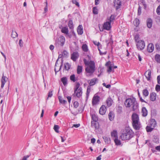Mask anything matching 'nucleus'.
Wrapping results in <instances>:
<instances>
[{
    "label": "nucleus",
    "instance_id": "26",
    "mask_svg": "<svg viewBox=\"0 0 160 160\" xmlns=\"http://www.w3.org/2000/svg\"><path fill=\"white\" fill-rule=\"evenodd\" d=\"M68 25L69 28L70 29H71L72 33L73 32V31L72 30L73 28V25L72 21V20H70L68 23Z\"/></svg>",
    "mask_w": 160,
    "mask_h": 160
},
{
    "label": "nucleus",
    "instance_id": "32",
    "mask_svg": "<svg viewBox=\"0 0 160 160\" xmlns=\"http://www.w3.org/2000/svg\"><path fill=\"white\" fill-rule=\"evenodd\" d=\"M114 117V115L113 113L112 112H110L108 114V117L109 119L111 121H112Z\"/></svg>",
    "mask_w": 160,
    "mask_h": 160
},
{
    "label": "nucleus",
    "instance_id": "54",
    "mask_svg": "<svg viewBox=\"0 0 160 160\" xmlns=\"http://www.w3.org/2000/svg\"><path fill=\"white\" fill-rule=\"evenodd\" d=\"M155 90L157 92L160 91V85L157 84L156 86Z\"/></svg>",
    "mask_w": 160,
    "mask_h": 160
},
{
    "label": "nucleus",
    "instance_id": "42",
    "mask_svg": "<svg viewBox=\"0 0 160 160\" xmlns=\"http://www.w3.org/2000/svg\"><path fill=\"white\" fill-rule=\"evenodd\" d=\"M58 98L59 99V102L61 103L65 104L67 102L66 100L64 99H62V98L61 97L59 96L58 97Z\"/></svg>",
    "mask_w": 160,
    "mask_h": 160
},
{
    "label": "nucleus",
    "instance_id": "16",
    "mask_svg": "<svg viewBox=\"0 0 160 160\" xmlns=\"http://www.w3.org/2000/svg\"><path fill=\"white\" fill-rule=\"evenodd\" d=\"M144 75L145 76L146 78L148 81H149L151 78V71L150 70H148L146 71Z\"/></svg>",
    "mask_w": 160,
    "mask_h": 160
},
{
    "label": "nucleus",
    "instance_id": "51",
    "mask_svg": "<svg viewBox=\"0 0 160 160\" xmlns=\"http://www.w3.org/2000/svg\"><path fill=\"white\" fill-rule=\"evenodd\" d=\"M70 80L73 81V82H75V75L74 74H73L70 76Z\"/></svg>",
    "mask_w": 160,
    "mask_h": 160
},
{
    "label": "nucleus",
    "instance_id": "9",
    "mask_svg": "<svg viewBox=\"0 0 160 160\" xmlns=\"http://www.w3.org/2000/svg\"><path fill=\"white\" fill-rule=\"evenodd\" d=\"M93 43L95 45L98 46V49L99 52L100 54L101 55H105L106 54V51H105L104 52H101V51L100 50V49H101L102 48V45L100 44V43L99 42L95 41Z\"/></svg>",
    "mask_w": 160,
    "mask_h": 160
},
{
    "label": "nucleus",
    "instance_id": "47",
    "mask_svg": "<svg viewBox=\"0 0 160 160\" xmlns=\"http://www.w3.org/2000/svg\"><path fill=\"white\" fill-rule=\"evenodd\" d=\"M80 86V84L79 82L76 83L75 86L74 88V91H76L77 90H78V89L79 88Z\"/></svg>",
    "mask_w": 160,
    "mask_h": 160
},
{
    "label": "nucleus",
    "instance_id": "55",
    "mask_svg": "<svg viewBox=\"0 0 160 160\" xmlns=\"http://www.w3.org/2000/svg\"><path fill=\"white\" fill-rule=\"evenodd\" d=\"M72 2L73 3L76 4V5L78 7L79 6V3L76 0H72Z\"/></svg>",
    "mask_w": 160,
    "mask_h": 160
},
{
    "label": "nucleus",
    "instance_id": "45",
    "mask_svg": "<svg viewBox=\"0 0 160 160\" xmlns=\"http://www.w3.org/2000/svg\"><path fill=\"white\" fill-rule=\"evenodd\" d=\"M115 19V17L114 15H111L109 19L108 22H110L111 23V22H112L113 20Z\"/></svg>",
    "mask_w": 160,
    "mask_h": 160
},
{
    "label": "nucleus",
    "instance_id": "38",
    "mask_svg": "<svg viewBox=\"0 0 160 160\" xmlns=\"http://www.w3.org/2000/svg\"><path fill=\"white\" fill-rule=\"evenodd\" d=\"M142 93L143 95L146 97L148 95L149 92L147 89H145L143 90Z\"/></svg>",
    "mask_w": 160,
    "mask_h": 160
},
{
    "label": "nucleus",
    "instance_id": "33",
    "mask_svg": "<svg viewBox=\"0 0 160 160\" xmlns=\"http://www.w3.org/2000/svg\"><path fill=\"white\" fill-rule=\"evenodd\" d=\"M103 138L104 139V141L106 143L108 144L110 143V138L104 136L103 137Z\"/></svg>",
    "mask_w": 160,
    "mask_h": 160
},
{
    "label": "nucleus",
    "instance_id": "46",
    "mask_svg": "<svg viewBox=\"0 0 160 160\" xmlns=\"http://www.w3.org/2000/svg\"><path fill=\"white\" fill-rule=\"evenodd\" d=\"M122 109V107L120 106H118L117 108V111L119 113H120L121 112Z\"/></svg>",
    "mask_w": 160,
    "mask_h": 160
},
{
    "label": "nucleus",
    "instance_id": "20",
    "mask_svg": "<svg viewBox=\"0 0 160 160\" xmlns=\"http://www.w3.org/2000/svg\"><path fill=\"white\" fill-rule=\"evenodd\" d=\"M156 99V94L154 92H152L150 95V99L152 101H155Z\"/></svg>",
    "mask_w": 160,
    "mask_h": 160
},
{
    "label": "nucleus",
    "instance_id": "41",
    "mask_svg": "<svg viewBox=\"0 0 160 160\" xmlns=\"http://www.w3.org/2000/svg\"><path fill=\"white\" fill-rule=\"evenodd\" d=\"M114 141L116 145H120L121 144V142L118 139V138H114Z\"/></svg>",
    "mask_w": 160,
    "mask_h": 160
},
{
    "label": "nucleus",
    "instance_id": "53",
    "mask_svg": "<svg viewBox=\"0 0 160 160\" xmlns=\"http://www.w3.org/2000/svg\"><path fill=\"white\" fill-rule=\"evenodd\" d=\"M79 105V103L77 101H75L73 103V106L75 108H78Z\"/></svg>",
    "mask_w": 160,
    "mask_h": 160
},
{
    "label": "nucleus",
    "instance_id": "37",
    "mask_svg": "<svg viewBox=\"0 0 160 160\" xmlns=\"http://www.w3.org/2000/svg\"><path fill=\"white\" fill-rule=\"evenodd\" d=\"M154 128H152L151 126H148L146 127V129L147 132H151Z\"/></svg>",
    "mask_w": 160,
    "mask_h": 160
},
{
    "label": "nucleus",
    "instance_id": "35",
    "mask_svg": "<svg viewBox=\"0 0 160 160\" xmlns=\"http://www.w3.org/2000/svg\"><path fill=\"white\" fill-rule=\"evenodd\" d=\"M71 67L70 65L68 63H66L64 64V68L66 70H69Z\"/></svg>",
    "mask_w": 160,
    "mask_h": 160
},
{
    "label": "nucleus",
    "instance_id": "57",
    "mask_svg": "<svg viewBox=\"0 0 160 160\" xmlns=\"http://www.w3.org/2000/svg\"><path fill=\"white\" fill-rule=\"evenodd\" d=\"M19 44L20 47H22L23 46V42L22 39H20L19 41Z\"/></svg>",
    "mask_w": 160,
    "mask_h": 160
},
{
    "label": "nucleus",
    "instance_id": "12",
    "mask_svg": "<svg viewBox=\"0 0 160 160\" xmlns=\"http://www.w3.org/2000/svg\"><path fill=\"white\" fill-rule=\"evenodd\" d=\"M79 54L77 52H73L71 56V59L74 61H75L79 57Z\"/></svg>",
    "mask_w": 160,
    "mask_h": 160
},
{
    "label": "nucleus",
    "instance_id": "40",
    "mask_svg": "<svg viewBox=\"0 0 160 160\" xmlns=\"http://www.w3.org/2000/svg\"><path fill=\"white\" fill-rule=\"evenodd\" d=\"M155 59L158 63H160V55L157 54L155 56Z\"/></svg>",
    "mask_w": 160,
    "mask_h": 160
},
{
    "label": "nucleus",
    "instance_id": "1",
    "mask_svg": "<svg viewBox=\"0 0 160 160\" xmlns=\"http://www.w3.org/2000/svg\"><path fill=\"white\" fill-rule=\"evenodd\" d=\"M83 61L86 66L85 71L86 75L88 76L92 75L95 70V62L92 61H89L85 58L83 59Z\"/></svg>",
    "mask_w": 160,
    "mask_h": 160
},
{
    "label": "nucleus",
    "instance_id": "4",
    "mask_svg": "<svg viewBox=\"0 0 160 160\" xmlns=\"http://www.w3.org/2000/svg\"><path fill=\"white\" fill-rule=\"evenodd\" d=\"M132 125L134 129L136 130H139L141 128V124L139 122L138 115L136 113H133L132 116Z\"/></svg>",
    "mask_w": 160,
    "mask_h": 160
},
{
    "label": "nucleus",
    "instance_id": "24",
    "mask_svg": "<svg viewBox=\"0 0 160 160\" xmlns=\"http://www.w3.org/2000/svg\"><path fill=\"white\" fill-rule=\"evenodd\" d=\"M142 115L143 117H146L148 114V111L145 107H143L142 108Z\"/></svg>",
    "mask_w": 160,
    "mask_h": 160
},
{
    "label": "nucleus",
    "instance_id": "6",
    "mask_svg": "<svg viewBox=\"0 0 160 160\" xmlns=\"http://www.w3.org/2000/svg\"><path fill=\"white\" fill-rule=\"evenodd\" d=\"M136 46L138 49L142 50L145 47V43L143 41L141 40L138 41Z\"/></svg>",
    "mask_w": 160,
    "mask_h": 160
},
{
    "label": "nucleus",
    "instance_id": "10",
    "mask_svg": "<svg viewBox=\"0 0 160 160\" xmlns=\"http://www.w3.org/2000/svg\"><path fill=\"white\" fill-rule=\"evenodd\" d=\"M121 3L120 0H114V6L115 7L116 9H118L120 8Z\"/></svg>",
    "mask_w": 160,
    "mask_h": 160
},
{
    "label": "nucleus",
    "instance_id": "8",
    "mask_svg": "<svg viewBox=\"0 0 160 160\" xmlns=\"http://www.w3.org/2000/svg\"><path fill=\"white\" fill-rule=\"evenodd\" d=\"M99 97L95 94L92 100V105H94L98 103L99 101Z\"/></svg>",
    "mask_w": 160,
    "mask_h": 160
},
{
    "label": "nucleus",
    "instance_id": "56",
    "mask_svg": "<svg viewBox=\"0 0 160 160\" xmlns=\"http://www.w3.org/2000/svg\"><path fill=\"white\" fill-rule=\"evenodd\" d=\"M156 12L158 14H160V5L158 7L157 9Z\"/></svg>",
    "mask_w": 160,
    "mask_h": 160
},
{
    "label": "nucleus",
    "instance_id": "11",
    "mask_svg": "<svg viewBox=\"0 0 160 160\" xmlns=\"http://www.w3.org/2000/svg\"><path fill=\"white\" fill-rule=\"evenodd\" d=\"M91 116L92 117V119L94 122H97L98 120V116L96 112L93 111L91 112Z\"/></svg>",
    "mask_w": 160,
    "mask_h": 160
},
{
    "label": "nucleus",
    "instance_id": "34",
    "mask_svg": "<svg viewBox=\"0 0 160 160\" xmlns=\"http://www.w3.org/2000/svg\"><path fill=\"white\" fill-rule=\"evenodd\" d=\"M11 36L13 38H15L18 36V34L16 31L12 30Z\"/></svg>",
    "mask_w": 160,
    "mask_h": 160
},
{
    "label": "nucleus",
    "instance_id": "39",
    "mask_svg": "<svg viewBox=\"0 0 160 160\" xmlns=\"http://www.w3.org/2000/svg\"><path fill=\"white\" fill-rule=\"evenodd\" d=\"M134 24L136 27L138 26L139 24V20L138 19L136 18L134 21Z\"/></svg>",
    "mask_w": 160,
    "mask_h": 160
},
{
    "label": "nucleus",
    "instance_id": "25",
    "mask_svg": "<svg viewBox=\"0 0 160 160\" xmlns=\"http://www.w3.org/2000/svg\"><path fill=\"white\" fill-rule=\"evenodd\" d=\"M113 102V100L111 98H108L106 100L107 106L109 107L111 106Z\"/></svg>",
    "mask_w": 160,
    "mask_h": 160
},
{
    "label": "nucleus",
    "instance_id": "62",
    "mask_svg": "<svg viewBox=\"0 0 160 160\" xmlns=\"http://www.w3.org/2000/svg\"><path fill=\"white\" fill-rule=\"evenodd\" d=\"M156 48L158 50H160V47L159 46V45L158 44H157L156 45Z\"/></svg>",
    "mask_w": 160,
    "mask_h": 160
},
{
    "label": "nucleus",
    "instance_id": "31",
    "mask_svg": "<svg viewBox=\"0 0 160 160\" xmlns=\"http://www.w3.org/2000/svg\"><path fill=\"white\" fill-rule=\"evenodd\" d=\"M111 135L112 137L116 138H118L117 132L116 131L114 130L111 133Z\"/></svg>",
    "mask_w": 160,
    "mask_h": 160
},
{
    "label": "nucleus",
    "instance_id": "50",
    "mask_svg": "<svg viewBox=\"0 0 160 160\" xmlns=\"http://www.w3.org/2000/svg\"><path fill=\"white\" fill-rule=\"evenodd\" d=\"M52 91H50L48 93V97L47 98V100L49 98L51 97L52 95Z\"/></svg>",
    "mask_w": 160,
    "mask_h": 160
},
{
    "label": "nucleus",
    "instance_id": "44",
    "mask_svg": "<svg viewBox=\"0 0 160 160\" xmlns=\"http://www.w3.org/2000/svg\"><path fill=\"white\" fill-rule=\"evenodd\" d=\"M93 12L94 14H98V10L97 7H94L93 8Z\"/></svg>",
    "mask_w": 160,
    "mask_h": 160
},
{
    "label": "nucleus",
    "instance_id": "22",
    "mask_svg": "<svg viewBox=\"0 0 160 160\" xmlns=\"http://www.w3.org/2000/svg\"><path fill=\"white\" fill-rule=\"evenodd\" d=\"M152 20L151 18H148L147 21V26L149 28H150L152 26Z\"/></svg>",
    "mask_w": 160,
    "mask_h": 160
},
{
    "label": "nucleus",
    "instance_id": "2",
    "mask_svg": "<svg viewBox=\"0 0 160 160\" xmlns=\"http://www.w3.org/2000/svg\"><path fill=\"white\" fill-rule=\"evenodd\" d=\"M124 104L126 107L129 108L131 110L136 111L138 110V104L135 98L127 99Z\"/></svg>",
    "mask_w": 160,
    "mask_h": 160
},
{
    "label": "nucleus",
    "instance_id": "7",
    "mask_svg": "<svg viewBox=\"0 0 160 160\" xmlns=\"http://www.w3.org/2000/svg\"><path fill=\"white\" fill-rule=\"evenodd\" d=\"M82 92V89L81 88H80L78 90L76 91H74V93L73 95L79 98L81 97Z\"/></svg>",
    "mask_w": 160,
    "mask_h": 160
},
{
    "label": "nucleus",
    "instance_id": "17",
    "mask_svg": "<svg viewBox=\"0 0 160 160\" xmlns=\"http://www.w3.org/2000/svg\"><path fill=\"white\" fill-rule=\"evenodd\" d=\"M154 48L153 44L152 43L148 44L147 47V50L149 52H151L154 50Z\"/></svg>",
    "mask_w": 160,
    "mask_h": 160
},
{
    "label": "nucleus",
    "instance_id": "58",
    "mask_svg": "<svg viewBox=\"0 0 160 160\" xmlns=\"http://www.w3.org/2000/svg\"><path fill=\"white\" fill-rule=\"evenodd\" d=\"M153 142L156 143H159V139L158 138H154V139L153 140Z\"/></svg>",
    "mask_w": 160,
    "mask_h": 160
},
{
    "label": "nucleus",
    "instance_id": "60",
    "mask_svg": "<svg viewBox=\"0 0 160 160\" xmlns=\"http://www.w3.org/2000/svg\"><path fill=\"white\" fill-rule=\"evenodd\" d=\"M135 41L138 42V41H139V40H138V38H139V36L138 35H136L135 36Z\"/></svg>",
    "mask_w": 160,
    "mask_h": 160
},
{
    "label": "nucleus",
    "instance_id": "15",
    "mask_svg": "<svg viewBox=\"0 0 160 160\" xmlns=\"http://www.w3.org/2000/svg\"><path fill=\"white\" fill-rule=\"evenodd\" d=\"M103 28L107 30H109L111 28V23L108 21L104 24L103 26Z\"/></svg>",
    "mask_w": 160,
    "mask_h": 160
},
{
    "label": "nucleus",
    "instance_id": "43",
    "mask_svg": "<svg viewBox=\"0 0 160 160\" xmlns=\"http://www.w3.org/2000/svg\"><path fill=\"white\" fill-rule=\"evenodd\" d=\"M90 91V87L89 86H88V87L87 89V90L86 94H87V98H88V97L89 96V95Z\"/></svg>",
    "mask_w": 160,
    "mask_h": 160
},
{
    "label": "nucleus",
    "instance_id": "28",
    "mask_svg": "<svg viewBox=\"0 0 160 160\" xmlns=\"http://www.w3.org/2000/svg\"><path fill=\"white\" fill-rule=\"evenodd\" d=\"M61 31L62 32L66 35L68 34V28L66 27H64L62 28Z\"/></svg>",
    "mask_w": 160,
    "mask_h": 160
},
{
    "label": "nucleus",
    "instance_id": "19",
    "mask_svg": "<svg viewBox=\"0 0 160 160\" xmlns=\"http://www.w3.org/2000/svg\"><path fill=\"white\" fill-rule=\"evenodd\" d=\"M97 79L96 78H93L88 81V82L90 86H93L95 85L96 83V82Z\"/></svg>",
    "mask_w": 160,
    "mask_h": 160
},
{
    "label": "nucleus",
    "instance_id": "27",
    "mask_svg": "<svg viewBox=\"0 0 160 160\" xmlns=\"http://www.w3.org/2000/svg\"><path fill=\"white\" fill-rule=\"evenodd\" d=\"M156 125V122L155 120L154 119H152L151 120L150 122V125L152 127V128H154Z\"/></svg>",
    "mask_w": 160,
    "mask_h": 160
},
{
    "label": "nucleus",
    "instance_id": "23",
    "mask_svg": "<svg viewBox=\"0 0 160 160\" xmlns=\"http://www.w3.org/2000/svg\"><path fill=\"white\" fill-rule=\"evenodd\" d=\"M82 48L83 51L84 52H88L89 51L88 46L86 44H82Z\"/></svg>",
    "mask_w": 160,
    "mask_h": 160
},
{
    "label": "nucleus",
    "instance_id": "21",
    "mask_svg": "<svg viewBox=\"0 0 160 160\" xmlns=\"http://www.w3.org/2000/svg\"><path fill=\"white\" fill-rule=\"evenodd\" d=\"M77 32L78 34L82 35L83 33L82 27V25H79L78 27Z\"/></svg>",
    "mask_w": 160,
    "mask_h": 160
},
{
    "label": "nucleus",
    "instance_id": "30",
    "mask_svg": "<svg viewBox=\"0 0 160 160\" xmlns=\"http://www.w3.org/2000/svg\"><path fill=\"white\" fill-rule=\"evenodd\" d=\"M92 127L95 128V129L98 128L99 126V124L98 122H92Z\"/></svg>",
    "mask_w": 160,
    "mask_h": 160
},
{
    "label": "nucleus",
    "instance_id": "13",
    "mask_svg": "<svg viewBox=\"0 0 160 160\" xmlns=\"http://www.w3.org/2000/svg\"><path fill=\"white\" fill-rule=\"evenodd\" d=\"M8 79L7 77L4 76V74L3 73L1 81L2 83L1 87L2 88H3L4 87V84L7 82Z\"/></svg>",
    "mask_w": 160,
    "mask_h": 160
},
{
    "label": "nucleus",
    "instance_id": "59",
    "mask_svg": "<svg viewBox=\"0 0 160 160\" xmlns=\"http://www.w3.org/2000/svg\"><path fill=\"white\" fill-rule=\"evenodd\" d=\"M141 8L140 6L138 8V15H140L141 14Z\"/></svg>",
    "mask_w": 160,
    "mask_h": 160
},
{
    "label": "nucleus",
    "instance_id": "36",
    "mask_svg": "<svg viewBox=\"0 0 160 160\" xmlns=\"http://www.w3.org/2000/svg\"><path fill=\"white\" fill-rule=\"evenodd\" d=\"M82 67L80 66H78L77 68V73L78 74H80L82 72Z\"/></svg>",
    "mask_w": 160,
    "mask_h": 160
},
{
    "label": "nucleus",
    "instance_id": "5",
    "mask_svg": "<svg viewBox=\"0 0 160 160\" xmlns=\"http://www.w3.org/2000/svg\"><path fill=\"white\" fill-rule=\"evenodd\" d=\"M65 42V38L63 36H61L56 40V44L58 46H63Z\"/></svg>",
    "mask_w": 160,
    "mask_h": 160
},
{
    "label": "nucleus",
    "instance_id": "14",
    "mask_svg": "<svg viewBox=\"0 0 160 160\" xmlns=\"http://www.w3.org/2000/svg\"><path fill=\"white\" fill-rule=\"evenodd\" d=\"M106 111V107L104 105H102L100 108L99 110V113L102 115H104Z\"/></svg>",
    "mask_w": 160,
    "mask_h": 160
},
{
    "label": "nucleus",
    "instance_id": "48",
    "mask_svg": "<svg viewBox=\"0 0 160 160\" xmlns=\"http://www.w3.org/2000/svg\"><path fill=\"white\" fill-rule=\"evenodd\" d=\"M68 55V52L65 51H63L62 52V55L64 57H67Z\"/></svg>",
    "mask_w": 160,
    "mask_h": 160
},
{
    "label": "nucleus",
    "instance_id": "29",
    "mask_svg": "<svg viewBox=\"0 0 160 160\" xmlns=\"http://www.w3.org/2000/svg\"><path fill=\"white\" fill-rule=\"evenodd\" d=\"M61 81L62 82L64 86H66L67 84V78L66 77H62L61 79Z\"/></svg>",
    "mask_w": 160,
    "mask_h": 160
},
{
    "label": "nucleus",
    "instance_id": "18",
    "mask_svg": "<svg viewBox=\"0 0 160 160\" xmlns=\"http://www.w3.org/2000/svg\"><path fill=\"white\" fill-rule=\"evenodd\" d=\"M58 59L57 60V61H56V63H55L54 70L56 72L59 71L61 69V67L62 65V61L61 63V64L59 68H58L57 67V65L58 64Z\"/></svg>",
    "mask_w": 160,
    "mask_h": 160
},
{
    "label": "nucleus",
    "instance_id": "49",
    "mask_svg": "<svg viewBox=\"0 0 160 160\" xmlns=\"http://www.w3.org/2000/svg\"><path fill=\"white\" fill-rule=\"evenodd\" d=\"M59 128V127L57 125H55L54 126V129L56 132H58V129Z\"/></svg>",
    "mask_w": 160,
    "mask_h": 160
},
{
    "label": "nucleus",
    "instance_id": "61",
    "mask_svg": "<svg viewBox=\"0 0 160 160\" xmlns=\"http://www.w3.org/2000/svg\"><path fill=\"white\" fill-rule=\"evenodd\" d=\"M157 80L158 83L160 84V75H159L157 77Z\"/></svg>",
    "mask_w": 160,
    "mask_h": 160
},
{
    "label": "nucleus",
    "instance_id": "3",
    "mask_svg": "<svg viewBox=\"0 0 160 160\" xmlns=\"http://www.w3.org/2000/svg\"><path fill=\"white\" fill-rule=\"evenodd\" d=\"M134 133L129 128H127L124 131H123L121 136L120 138L122 140H128L133 137Z\"/></svg>",
    "mask_w": 160,
    "mask_h": 160
},
{
    "label": "nucleus",
    "instance_id": "64",
    "mask_svg": "<svg viewBox=\"0 0 160 160\" xmlns=\"http://www.w3.org/2000/svg\"><path fill=\"white\" fill-rule=\"evenodd\" d=\"M29 157V156L28 155H27L26 156H24L22 159V160H26L27 158H28Z\"/></svg>",
    "mask_w": 160,
    "mask_h": 160
},
{
    "label": "nucleus",
    "instance_id": "63",
    "mask_svg": "<svg viewBox=\"0 0 160 160\" xmlns=\"http://www.w3.org/2000/svg\"><path fill=\"white\" fill-rule=\"evenodd\" d=\"M155 148L157 150L160 152V146L156 147Z\"/></svg>",
    "mask_w": 160,
    "mask_h": 160
},
{
    "label": "nucleus",
    "instance_id": "52",
    "mask_svg": "<svg viewBox=\"0 0 160 160\" xmlns=\"http://www.w3.org/2000/svg\"><path fill=\"white\" fill-rule=\"evenodd\" d=\"M112 65H111L110 66H109L108 67V69L107 70V72H108L110 73L112 71Z\"/></svg>",
    "mask_w": 160,
    "mask_h": 160
}]
</instances>
